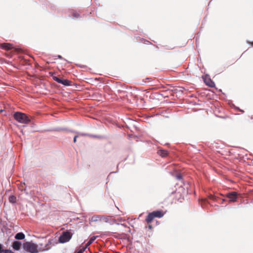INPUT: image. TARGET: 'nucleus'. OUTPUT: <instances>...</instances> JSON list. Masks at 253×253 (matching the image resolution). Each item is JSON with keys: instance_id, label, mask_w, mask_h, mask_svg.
Wrapping results in <instances>:
<instances>
[{"instance_id": "f257e3e1", "label": "nucleus", "mask_w": 253, "mask_h": 253, "mask_svg": "<svg viewBox=\"0 0 253 253\" xmlns=\"http://www.w3.org/2000/svg\"><path fill=\"white\" fill-rule=\"evenodd\" d=\"M13 117L15 120L20 123L28 124L31 120L26 114L21 112H16L13 115Z\"/></svg>"}, {"instance_id": "f03ea898", "label": "nucleus", "mask_w": 253, "mask_h": 253, "mask_svg": "<svg viewBox=\"0 0 253 253\" xmlns=\"http://www.w3.org/2000/svg\"><path fill=\"white\" fill-rule=\"evenodd\" d=\"M164 212L162 211H154L148 213L145 219V221L147 224H150L155 218H161L164 216Z\"/></svg>"}, {"instance_id": "7ed1b4c3", "label": "nucleus", "mask_w": 253, "mask_h": 253, "mask_svg": "<svg viewBox=\"0 0 253 253\" xmlns=\"http://www.w3.org/2000/svg\"><path fill=\"white\" fill-rule=\"evenodd\" d=\"M38 248L37 245L29 242H27L23 244L24 249L31 253H37L38 252Z\"/></svg>"}, {"instance_id": "20e7f679", "label": "nucleus", "mask_w": 253, "mask_h": 253, "mask_svg": "<svg viewBox=\"0 0 253 253\" xmlns=\"http://www.w3.org/2000/svg\"><path fill=\"white\" fill-rule=\"evenodd\" d=\"M72 237V234L69 231L63 232L59 238V242L64 243L69 242Z\"/></svg>"}, {"instance_id": "39448f33", "label": "nucleus", "mask_w": 253, "mask_h": 253, "mask_svg": "<svg viewBox=\"0 0 253 253\" xmlns=\"http://www.w3.org/2000/svg\"><path fill=\"white\" fill-rule=\"evenodd\" d=\"M52 78H53V79L54 80V81L57 82V83H58L59 84H61L64 85H70L71 81H70L68 80L62 79L59 78L56 76H53Z\"/></svg>"}, {"instance_id": "423d86ee", "label": "nucleus", "mask_w": 253, "mask_h": 253, "mask_svg": "<svg viewBox=\"0 0 253 253\" xmlns=\"http://www.w3.org/2000/svg\"><path fill=\"white\" fill-rule=\"evenodd\" d=\"M238 193L236 192H232L227 194L226 197L229 199L230 202H235L238 197Z\"/></svg>"}, {"instance_id": "0eeeda50", "label": "nucleus", "mask_w": 253, "mask_h": 253, "mask_svg": "<svg viewBox=\"0 0 253 253\" xmlns=\"http://www.w3.org/2000/svg\"><path fill=\"white\" fill-rule=\"evenodd\" d=\"M0 48L6 50H9L13 49L14 47L10 43H2L0 44Z\"/></svg>"}, {"instance_id": "6e6552de", "label": "nucleus", "mask_w": 253, "mask_h": 253, "mask_svg": "<svg viewBox=\"0 0 253 253\" xmlns=\"http://www.w3.org/2000/svg\"><path fill=\"white\" fill-rule=\"evenodd\" d=\"M21 246V242L19 241H14L12 245V247L14 250L19 251Z\"/></svg>"}, {"instance_id": "1a4fd4ad", "label": "nucleus", "mask_w": 253, "mask_h": 253, "mask_svg": "<svg viewBox=\"0 0 253 253\" xmlns=\"http://www.w3.org/2000/svg\"><path fill=\"white\" fill-rule=\"evenodd\" d=\"M158 154L162 157H165L168 155V152L165 150H159L158 151Z\"/></svg>"}, {"instance_id": "9d476101", "label": "nucleus", "mask_w": 253, "mask_h": 253, "mask_svg": "<svg viewBox=\"0 0 253 253\" xmlns=\"http://www.w3.org/2000/svg\"><path fill=\"white\" fill-rule=\"evenodd\" d=\"M25 236L22 232H19L16 234L15 238L17 240H23L25 238Z\"/></svg>"}, {"instance_id": "9b49d317", "label": "nucleus", "mask_w": 253, "mask_h": 253, "mask_svg": "<svg viewBox=\"0 0 253 253\" xmlns=\"http://www.w3.org/2000/svg\"><path fill=\"white\" fill-rule=\"evenodd\" d=\"M96 238V237L95 236H93L91 237V238L89 239L88 242L85 244V247H83V248H85V250L89 245H90L94 241Z\"/></svg>"}, {"instance_id": "f8f14e48", "label": "nucleus", "mask_w": 253, "mask_h": 253, "mask_svg": "<svg viewBox=\"0 0 253 253\" xmlns=\"http://www.w3.org/2000/svg\"><path fill=\"white\" fill-rule=\"evenodd\" d=\"M109 217L108 216L100 215V221H104L105 222H109Z\"/></svg>"}, {"instance_id": "ddd939ff", "label": "nucleus", "mask_w": 253, "mask_h": 253, "mask_svg": "<svg viewBox=\"0 0 253 253\" xmlns=\"http://www.w3.org/2000/svg\"><path fill=\"white\" fill-rule=\"evenodd\" d=\"M91 220L92 221H100V215H96L93 216L91 218Z\"/></svg>"}, {"instance_id": "4468645a", "label": "nucleus", "mask_w": 253, "mask_h": 253, "mask_svg": "<svg viewBox=\"0 0 253 253\" xmlns=\"http://www.w3.org/2000/svg\"><path fill=\"white\" fill-rule=\"evenodd\" d=\"M206 84L210 86V87H213L215 85L214 83L210 80L209 81L206 82Z\"/></svg>"}, {"instance_id": "2eb2a0df", "label": "nucleus", "mask_w": 253, "mask_h": 253, "mask_svg": "<svg viewBox=\"0 0 253 253\" xmlns=\"http://www.w3.org/2000/svg\"><path fill=\"white\" fill-rule=\"evenodd\" d=\"M9 201L11 203H14L16 202V197L14 196H11L9 198Z\"/></svg>"}, {"instance_id": "dca6fc26", "label": "nucleus", "mask_w": 253, "mask_h": 253, "mask_svg": "<svg viewBox=\"0 0 253 253\" xmlns=\"http://www.w3.org/2000/svg\"><path fill=\"white\" fill-rule=\"evenodd\" d=\"M72 14L73 17L75 18H78L80 16L79 14H78L77 12L73 11L72 12Z\"/></svg>"}, {"instance_id": "f3484780", "label": "nucleus", "mask_w": 253, "mask_h": 253, "mask_svg": "<svg viewBox=\"0 0 253 253\" xmlns=\"http://www.w3.org/2000/svg\"><path fill=\"white\" fill-rule=\"evenodd\" d=\"M85 251V248L80 249L79 251H77L75 252V253H83V252Z\"/></svg>"}, {"instance_id": "a211bd4d", "label": "nucleus", "mask_w": 253, "mask_h": 253, "mask_svg": "<svg viewBox=\"0 0 253 253\" xmlns=\"http://www.w3.org/2000/svg\"><path fill=\"white\" fill-rule=\"evenodd\" d=\"M77 135H78V137L79 136H87V134H86V133H80V132H77Z\"/></svg>"}, {"instance_id": "6ab92c4d", "label": "nucleus", "mask_w": 253, "mask_h": 253, "mask_svg": "<svg viewBox=\"0 0 253 253\" xmlns=\"http://www.w3.org/2000/svg\"><path fill=\"white\" fill-rule=\"evenodd\" d=\"M0 253H5V250L2 249V245L0 244Z\"/></svg>"}, {"instance_id": "aec40b11", "label": "nucleus", "mask_w": 253, "mask_h": 253, "mask_svg": "<svg viewBox=\"0 0 253 253\" xmlns=\"http://www.w3.org/2000/svg\"><path fill=\"white\" fill-rule=\"evenodd\" d=\"M5 253H14L10 250H5Z\"/></svg>"}, {"instance_id": "412c9836", "label": "nucleus", "mask_w": 253, "mask_h": 253, "mask_svg": "<svg viewBox=\"0 0 253 253\" xmlns=\"http://www.w3.org/2000/svg\"><path fill=\"white\" fill-rule=\"evenodd\" d=\"M176 178L177 179H181L182 178V176L181 175V174H178L176 175Z\"/></svg>"}, {"instance_id": "4be33fe9", "label": "nucleus", "mask_w": 253, "mask_h": 253, "mask_svg": "<svg viewBox=\"0 0 253 253\" xmlns=\"http://www.w3.org/2000/svg\"><path fill=\"white\" fill-rule=\"evenodd\" d=\"M78 137V135H75L74 138V142L76 143L77 142V138Z\"/></svg>"}, {"instance_id": "5701e85b", "label": "nucleus", "mask_w": 253, "mask_h": 253, "mask_svg": "<svg viewBox=\"0 0 253 253\" xmlns=\"http://www.w3.org/2000/svg\"><path fill=\"white\" fill-rule=\"evenodd\" d=\"M148 227L150 229L152 228V226L150 224H148Z\"/></svg>"}, {"instance_id": "b1692460", "label": "nucleus", "mask_w": 253, "mask_h": 253, "mask_svg": "<svg viewBox=\"0 0 253 253\" xmlns=\"http://www.w3.org/2000/svg\"><path fill=\"white\" fill-rule=\"evenodd\" d=\"M210 198H211V199L214 200V197L213 196L211 195V196H210Z\"/></svg>"}, {"instance_id": "393cba45", "label": "nucleus", "mask_w": 253, "mask_h": 253, "mask_svg": "<svg viewBox=\"0 0 253 253\" xmlns=\"http://www.w3.org/2000/svg\"><path fill=\"white\" fill-rule=\"evenodd\" d=\"M249 44H250L251 46H253V42H249Z\"/></svg>"}, {"instance_id": "a878e982", "label": "nucleus", "mask_w": 253, "mask_h": 253, "mask_svg": "<svg viewBox=\"0 0 253 253\" xmlns=\"http://www.w3.org/2000/svg\"><path fill=\"white\" fill-rule=\"evenodd\" d=\"M15 51H17V52L19 51V49H15Z\"/></svg>"}, {"instance_id": "bb28decb", "label": "nucleus", "mask_w": 253, "mask_h": 253, "mask_svg": "<svg viewBox=\"0 0 253 253\" xmlns=\"http://www.w3.org/2000/svg\"><path fill=\"white\" fill-rule=\"evenodd\" d=\"M59 58H61V56L60 55H59Z\"/></svg>"}]
</instances>
